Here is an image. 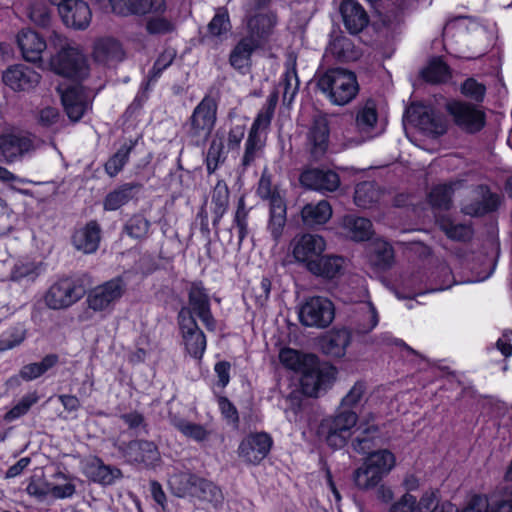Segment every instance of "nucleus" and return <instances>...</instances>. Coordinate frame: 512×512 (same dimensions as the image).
Segmentation results:
<instances>
[{"label": "nucleus", "instance_id": "1", "mask_svg": "<svg viewBox=\"0 0 512 512\" xmlns=\"http://www.w3.org/2000/svg\"><path fill=\"white\" fill-rule=\"evenodd\" d=\"M279 359L285 367L302 373V389L310 397H318L335 376V369L320 368L318 358L313 354H302L297 350L284 348L280 351Z\"/></svg>", "mask_w": 512, "mask_h": 512}, {"label": "nucleus", "instance_id": "2", "mask_svg": "<svg viewBox=\"0 0 512 512\" xmlns=\"http://www.w3.org/2000/svg\"><path fill=\"white\" fill-rule=\"evenodd\" d=\"M50 45L57 53L50 59L52 70L63 77L82 80L88 75V65L78 48L71 46L68 39L56 31L50 35Z\"/></svg>", "mask_w": 512, "mask_h": 512}, {"label": "nucleus", "instance_id": "3", "mask_svg": "<svg viewBox=\"0 0 512 512\" xmlns=\"http://www.w3.org/2000/svg\"><path fill=\"white\" fill-rule=\"evenodd\" d=\"M317 88L334 105L350 103L359 92L355 73L343 68L328 69L317 77Z\"/></svg>", "mask_w": 512, "mask_h": 512}, {"label": "nucleus", "instance_id": "4", "mask_svg": "<svg viewBox=\"0 0 512 512\" xmlns=\"http://www.w3.org/2000/svg\"><path fill=\"white\" fill-rule=\"evenodd\" d=\"M218 103L210 94H206L193 109L183 124V131L190 144L203 145L211 135L217 121Z\"/></svg>", "mask_w": 512, "mask_h": 512}, {"label": "nucleus", "instance_id": "5", "mask_svg": "<svg viewBox=\"0 0 512 512\" xmlns=\"http://www.w3.org/2000/svg\"><path fill=\"white\" fill-rule=\"evenodd\" d=\"M395 464L394 455L388 450L371 453L361 467L356 469L353 480L357 488L369 490L377 487Z\"/></svg>", "mask_w": 512, "mask_h": 512}, {"label": "nucleus", "instance_id": "6", "mask_svg": "<svg viewBox=\"0 0 512 512\" xmlns=\"http://www.w3.org/2000/svg\"><path fill=\"white\" fill-rule=\"evenodd\" d=\"M378 120L377 106L373 99H367L355 110L354 124L346 129L344 137L349 145H360L377 135Z\"/></svg>", "mask_w": 512, "mask_h": 512}, {"label": "nucleus", "instance_id": "7", "mask_svg": "<svg viewBox=\"0 0 512 512\" xmlns=\"http://www.w3.org/2000/svg\"><path fill=\"white\" fill-rule=\"evenodd\" d=\"M245 38L264 48L270 41L278 24V14L274 10H256L245 8Z\"/></svg>", "mask_w": 512, "mask_h": 512}, {"label": "nucleus", "instance_id": "8", "mask_svg": "<svg viewBox=\"0 0 512 512\" xmlns=\"http://www.w3.org/2000/svg\"><path fill=\"white\" fill-rule=\"evenodd\" d=\"M262 199L269 201V220L267 229L272 238L278 241L283 234L287 221V207L285 200L272 188L270 177L262 175L257 189Z\"/></svg>", "mask_w": 512, "mask_h": 512}, {"label": "nucleus", "instance_id": "9", "mask_svg": "<svg viewBox=\"0 0 512 512\" xmlns=\"http://www.w3.org/2000/svg\"><path fill=\"white\" fill-rule=\"evenodd\" d=\"M36 148V138L26 131L11 129L0 134V155L8 164L23 160Z\"/></svg>", "mask_w": 512, "mask_h": 512}, {"label": "nucleus", "instance_id": "10", "mask_svg": "<svg viewBox=\"0 0 512 512\" xmlns=\"http://www.w3.org/2000/svg\"><path fill=\"white\" fill-rule=\"evenodd\" d=\"M127 284L120 276L91 289L87 294L88 307L95 312H110L125 293Z\"/></svg>", "mask_w": 512, "mask_h": 512}, {"label": "nucleus", "instance_id": "11", "mask_svg": "<svg viewBox=\"0 0 512 512\" xmlns=\"http://www.w3.org/2000/svg\"><path fill=\"white\" fill-rule=\"evenodd\" d=\"M86 294L80 280L63 278L54 283L45 295V303L51 309L67 308Z\"/></svg>", "mask_w": 512, "mask_h": 512}, {"label": "nucleus", "instance_id": "12", "mask_svg": "<svg viewBox=\"0 0 512 512\" xmlns=\"http://www.w3.org/2000/svg\"><path fill=\"white\" fill-rule=\"evenodd\" d=\"M188 306L180 311L188 310L191 317L197 316L208 331L216 329V320L211 311L210 297L202 281H194L188 289Z\"/></svg>", "mask_w": 512, "mask_h": 512}, {"label": "nucleus", "instance_id": "13", "mask_svg": "<svg viewBox=\"0 0 512 512\" xmlns=\"http://www.w3.org/2000/svg\"><path fill=\"white\" fill-rule=\"evenodd\" d=\"M335 315L333 303L325 297H311L300 308V322L307 327L325 328Z\"/></svg>", "mask_w": 512, "mask_h": 512}, {"label": "nucleus", "instance_id": "14", "mask_svg": "<svg viewBox=\"0 0 512 512\" xmlns=\"http://www.w3.org/2000/svg\"><path fill=\"white\" fill-rule=\"evenodd\" d=\"M447 112L452 116L454 123L467 133H477L486 123L484 111L475 105L464 101H452L446 105Z\"/></svg>", "mask_w": 512, "mask_h": 512}, {"label": "nucleus", "instance_id": "15", "mask_svg": "<svg viewBox=\"0 0 512 512\" xmlns=\"http://www.w3.org/2000/svg\"><path fill=\"white\" fill-rule=\"evenodd\" d=\"M405 118L424 133L443 135L446 132L445 119L430 106L412 104L406 109Z\"/></svg>", "mask_w": 512, "mask_h": 512}, {"label": "nucleus", "instance_id": "16", "mask_svg": "<svg viewBox=\"0 0 512 512\" xmlns=\"http://www.w3.org/2000/svg\"><path fill=\"white\" fill-rule=\"evenodd\" d=\"M179 329L186 351L195 359H201L206 350V336L198 326L196 319L189 315L188 310L179 311Z\"/></svg>", "mask_w": 512, "mask_h": 512}, {"label": "nucleus", "instance_id": "17", "mask_svg": "<svg viewBox=\"0 0 512 512\" xmlns=\"http://www.w3.org/2000/svg\"><path fill=\"white\" fill-rule=\"evenodd\" d=\"M273 440L266 432L250 433L240 442L237 453L247 464L257 465L269 454Z\"/></svg>", "mask_w": 512, "mask_h": 512}, {"label": "nucleus", "instance_id": "18", "mask_svg": "<svg viewBox=\"0 0 512 512\" xmlns=\"http://www.w3.org/2000/svg\"><path fill=\"white\" fill-rule=\"evenodd\" d=\"M375 416L369 413L363 417L356 429L352 432L351 448L358 454H371L372 450L377 445L379 438L380 428L374 423Z\"/></svg>", "mask_w": 512, "mask_h": 512}, {"label": "nucleus", "instance_id": "19", "mask_svg": "<svg viewBox=\"0 0 512 512\" xmlns=\"http://www.w3.org/2000/svg\"><path fill=\"white\" fill-rule=\"evenodd\" d=\"M61 96L64 110L72 122L79 121L89 108V102L84 88L79 83L68 86L59 85L57 88Z\"/></svg>", "mask_w": 512, "mask_h": 512}, {"label": "nucleus", "instance_id": "20", "mask_svg": "<svg viewBox=\"0 0 512 512\" xmlns=\"http://www.w3.org/2000/svg\"><path fill=\"white\" fill-rule=\"evenodd\" d=\"M58 12L63 23L75 30H85L92 19L91 9L83 0H61Z\"/></svg>", "mask_w": 512, "mask_h": 512}, {"label": "nucleus", "instance_id": "21", "mask_svg": "<svg viewBox=\"0 0 512 512\" xmlns=\"http://www.w3.org/2000/svg\"><path fill=\"white\" fill-rule=\"evenodd\" d=\"M293 256L297 262L304 263L309 269L310 263L315 262L325 250L324 239L316 234H302L292 241Z\"/></svg>", "mask_w": 512, "mask_h": 512}, {"label": "nucleus", "instance_id": "22", "mask_svg": "<svg viewBox=\"0 0 512 512\" xmlns=\"http://www.w3.org/2000/svg\"><path fill=\"white\" fill-rule=\"evenodd\" d=\"M329 126L324 117L314 118L306 136V148L313 161H320L325 156L329 144Z\"/></svg>", "mask_w": 512, "mask_h": 512}, {"label": "nucleus", "instance_id": "23", "mask_svg": "<svg viewBox=\"0 0 512 512\" xmlns=\"http://www.w3.org/2000/svg\"><path fill=\"white\" fill-rule=\"evenodd\" d=\"M40 78L39 73L24 64L12 65L2 75L4 84L16 92L30 91L38 85Z\"/></svg>", "mask_w": 512, "mask_h": 512}, {"label": "nucleus", "instance_id": "24", "mask_svg": "<svg viewBox=\"0 0 512 512\" xmlns=\"http://www.w3.org/2000/svg\"><path fill=\"white\" fill-rule=\"evenodd\" d=\"M119 450L130 463L150 466L160 459L158 448L152 441L132 440L128 443H123Z\"/></svg>", "mask_w": 512, "mask_h": 512}, {"label": "nucleus", "instance_id": "25", "mask_svg": "<svg viewBox=\"0 0 512 512\" xmlns=\"http://www.w3.org/2000/svg\"><path fill=\"white\" fill-rule=\"evenodd\" d=\"M302 186L316 191L334 192L340 185L339 175L329 169L308 168L299 177Z\"/></svg>", "mask_w": 512, "mask_h": 512}, {"label": "nucleus", "instance_id": "26", "mask_svg": "<svg viewBox=\"0 0 512 512\" xmlns=\"http://www.w3.org/2000/svg\"><path fill=\"white\" fill-rule=\"evenodd\" d=\"M109 2L113 12L122 16L157 14L166 9L165 0H109Z\"/></svg>", "mask_w": 512, "mask_h": 512}, {"label": "nucleus", "instance_id": "27", "mask_svg": "<svg viewBox=\"0 0 512 512\" xmlns=\"http://www.w3.org/2000/svg\"><path fill=\"white\" fill-rule=\"evenodd\" d=\"M143 185L138 182L123 183L109 191L103 199L104 211H116L130 201H137Z\"/></svg>", "mask_w": 512, "mask_h": 512}, {"label": "nucleus", "instance_id": "28", "mask_svg": "<svg viewBox=\"0 0 512 512\" xmlns=\"http://www.w3.org/2000/svg\"><path fill=\"white\" fill-rule=\"evenodd\" d=\"M342 21L350 34H358L369 24V16L356 0H344L340 5Z\"/></svg>", "mask_w": 512, "mask_h": 512}, {"label": "nucleus", "instance_id": "29", "mask_svg": "<svg viewBox=\"0 0 512 512\" xmlns=\"http://www.w3.org/2000/svg\"><path fill=\"white\" fill-rule=\"evenodd\" d=\"M17 44L23 58L28 62L41 61L42 54L47 49L45 39L31 29H22L17 34Z\"/></svg>", "mask_w": 512, "mask_h": 512}, {"label": "nucleus", "instance_id": "30", "mask_svg": "<svg viewBox=\"0 0 512 512\" xmlns=\"http://www.w3.org/2000/svg\"><path fill=\"white\" fill-rule=\"evenodd\" d=\"M101 240V227L96 220L89 221L84 227L76 230L72 243L78 251L91 254L97 251Z\"/></svg>", "mask_w": 512, "mask_h": 512}, {"label": "nucleus", "instance_id": "31", "mask_svg": "<svg viewBox=\"0 0 512 512\" xmlns=\"http://www.w3.org/2000/svg\"><path fill=\"white\" fill-rule=\"evenodd\" d=\"M317 435L320 440L324 441L333 449H341L347 445L348 440L352 437L346 429H342L337 423L326 417L320 422Z\"/></svg>", "mask_w": 512, "mask_h": 512}, {"label": "nucleus", "instance_id": "32", "mask_svg": "<svg viewBox=\"0 0 512 512\" xmlns=\"http://www.w3.org/2000/svg\"><path fill=\"white\" fill-rule=\"evenodd\" d=\"M85 473L92 481L102 485H112L123 476L119 468L104 464L99 457H94L87 462Z\"/></svg>", "mask_w": 512, "mask_h": 512}, {"label": "nucleus", "instance_id": "33", "mask_svg": "<svg viewBox=\"0 0 512 512\" xmlns=\"http://www.w3.org/2000/svg\"><path fill=\"white\" fill-rule=\"evenodd\" d=\"M351 336L347 329H338L328 332L320 341V347L324 354L340 358L346 353Z\"/></svg>", "mask_w": 512, "mask_h": 512}, {"label": "nucleus", "instance_id": "34", "mask_svg": "<svg viewBox=\"0 0 512 512\" xmlns=\"http://www.w3.org/2000/svg\"><path fill=\"white\" fill-rule=\"evenodd\" d=\"M93 57L95 61L103 64L120 62L124 58V51L119 41L114 38H101L95 42Z\"/></svg>", "mask_w": 512, "mask_h": 512}, {"label": "nucleus", "instance_id": "35", "mask_svg": "<svg viewBox=\"0 0 512 512\" xmlns=\"http://www.w3.org/2000/svg\"><path fill=\"white\" fill-rule=\"evenodd\" d=\"M344 234L354 241H366L370 239L372 223L369 219L353 214L345 215L342 218Z\"/></svg>", "mask_w": 512, "mask_h": 512}, {"label": "nucleus", "instance_id": "36", "mask_svg": "<svg viewBox=\"0 0 512 512\" xmlns=\"http://www.w3.org/2000/svg\"><path fill=\"white\" fill-rule=\"evenodd\" d=\"M332 216V208L328 201L308 203L301 210V217L306 226L314 227L325 224Z\"/></svg>", "mask_w": 512, "mask_h": 512}, {"label": "nucleus", "instance_id": "37", "mask_svg": "<svg viewBox=\"0 0 512 512\" xmlns=\"http://www.w3.org/2000/svg\"><path fill=\"white\" fill-rule=\"evenodd\" d=\"M257 49L261 48L251 42L249 39L242 37L230 52V65L239 71L244 68H248L251 64L252 54Z\"/></svg>", "mask_w": 512, "mask_h": 512}, {"label": "nucleus", "instance_id": "38", "mask_svg": "<svg viewBox=\"0 0 512 512\" xmlns=\"http://www.w3.org/2000/svg\"><path fill=\"white\" fill-rule=\"evenodd\" d=\"M199 478L198 475L188 471L176 472L170 476L169 486L173 494L179 498L192 496Z\"/></svg>", "mask_w": 512, "mask_h": 512}, {"label": "nucleus", "instance_id": "39", "mask_svg": "<svg viewBox=\"0 0 512 512\" xmlns=\"http://www.w3.org/2000/svg\"><path fill=\"white\" fill-rule=\"evenodd\" d=\"M342 266V257L321 254L315 262L310 263L308 270L316 276L332 279L340 273Z\"/></svg>", "mask_w": 512, "mask_h": 512}, {"label": "nucleus", "instance_id": "40", "mask_svg": "<svg viewBox=\"0 0 512 512\" xmlns=\"http://www.w3.org/2000/svg\"><path fill=\"white\" fill-rule=\"evenodd\" d=\"M381 197L377 184L373 181H364L357 184L354 192V202L360 208H371Z\"/></svg>", "mask_w": 512, "mask_h": 512}, {"label": "nucleus", "instance_id": "41", "mask_svg": "<svg viewBox=\"0 0 512 512\" xmlns=\"http://www.w3.org/2000/svg\"><path fill=\"white\" fill-rule=\"evenodd\" d=\"M499 204V198L496 194L490 193L486 191L483 194L481 199H476L468 204H466L462 211L466 215H470L473 217H479L486 215L497 209Z\"/></svg>", "mask_w": 512, "mask_h": 512}, {"label": "nucleus", "instance_id": "42", "mask_svg": "<svg viewBox=\"0 0 512 512\" xmlns=\"http://www.w3.org/2000/svg\"><path fill=\"white\" fill-rule=\"evenodd\" d=\"M137 140H128L105 163V171L110 177H115L125 166L130 153L134 150Z\"/></svg>", "mask_w": 512, "mask_h": 512}, {"label": "nucleus", "instance_id": "43", "mask_svg": "<svg viewBox=\"0 0 512 512\" xmlns=\"http://www.w3.org/2000/svg\"><path fill=\"white\" fill-rule=\"evenodd\" d=\"M58 361V355L48 354L40 362L24 365L20 369V377L24 381L35 380L54 367Z\"/></svg>", "mask_w": 512, "mask_h": 512}, {"label": "nucleus", "instance_id": "44", "mask_svg": "<svg viewBox=\"0 0 512 512\" xmlns=\"http://www.w3.org/2000/svg\"><path fill=\"white\" fill-rule=\"evenodd\" d=\"M39 400L40 395L36 390L26 393L4 414L3 420L10 423L25 416Z\"/></svg>", "mask_w": 512, "mask_h": 512}, {"label": "nucleus", "instance_id": "45", "mask_svg": "<svg viewBox=\"0 0 512 512\" xmlns=\"http://www.w3.org/2000/svg\"><path fill=\"white\" fill-rule=\"evenodd\" d=\"M39 400L40 395L36 390L26 393L4 414L3 420L10 423L25 416Z\"/></svg>", "mask_w": 512, "mask_h": 512}, {"label": "nucleus", "instance_id": "46", "mask_svg": "<svg viewBox=\"0 0 512 512\" xmlns=\"http://www.w3.org/2000/svg\"><path fill=\"white\" fill-rule=\"evenodd\" d=\"M39 400L40 395L36 390L26 393L4 414L3 420L10 423L25 416Z\"/></svg>", "mask_w": 512, "mask_h": 512}, {"label": "nucleus", "instance_id": "47", "mask_svg": "<svg viewBox=\"0 0 512 512\" xmlns=\"http://www.w3.org/2000/svg\"><path fill=\"white\" fill-rule=\"evenodd\" d=\"M277 102L278 94L277 92H273L268 96L266 103L258 112L249 132L259 134L260 130L266 129L270 125Z\"/></svg>", "mask_w": 512, "mask_h": 512}, {"label": "nucleus", "instance_id": "48", "mask_svg": "<svg viewBox=\"0 0 512 512\" xmlns=\"http://www.w3.org/2000/svg\"><path fill=\"white\" fill-rule=\"evenodd\" d=\"M192 497H196L202 501L210 502L214 506H219L223 502V494L221 489L213 482L202 477L199 478Z\"/></svg>", "mask_w": 512, "mask_h": 512}, {"label": "nucleus", "instance_id": "49", "mask_svg": "<svg viewBox=\"0 0 512 512\" xmlns=\"http://www.w3.org/2000/svg\"><path fill=\"white\" fill-rule=\"evenodd\" d=\"M437 222L440 229L452 240L468 241L473 235V230L469 225L454 223L448 217H441Z\"/></svg>", "mask_w": 512, "mask_h": 512}, {"label": "nucleus", "instance_id": "50", "mask_svg": "<svg viewBox=\"0 0 512 512\" xmlns=\"http://www.w3.org/2000/svg\"><path fill=\"white\" fill-rule=\"evenodd\" d=\"M226 160V151L223 136L217 133L212 139L206 155V168L208 174H213L219 164Z\"/></svg>", "mask_w": 512, "mask_h": 512}, {"label": "nucleus", "instance_id": "51", "mask_svg": "<svg viewBox=\"0 0 512 512\" xmlns=\"http://www.w3.org/2000/svg\"><path fill=\"white\" fill-rule=\"evenodd\" d=\"M151 222L141 213L133 214L124 224L123 231L131 238L142 240L149 234Z\"/></svg>", "mask_w": 512, "mask_h": 512}, {"label": "nucleus", "instance_id": "52", "mask_svg": "<svg viewBox=\"0 0 512 512\" xmlns=\"http://www.w3.org/2000/svg\"><path fill=\"white\" fill-rule=\"evenodd\" d=\"M232 26L227 8L220 7L207 25L208 36L221 39L230 32Z\"/></svg>", "mask_w": 512, "mask_h": 512}, {"label": "nucleus", "instance_id": "53", "mask_svg": "<svg viewBox=\"0 0 512 512\" xmlns=\"http://www.w3.org/2000/svg\"><path fill=\"white\" fill-rule=\"evenodd\" d=\"M263 149V143L259 134L249 132L245 142L244 154L241 159V167L245 171L255 160L260 157Z\"/></svg>", "mask_w": 512, "mask_h": 512}, {"label": "nucleus", "instance_id": "54", "mask_svg": "<svg viewBox=\"0 0 512 512\" xmlns=\"http://www.w3.org/2000/svg\"><path fill=\"white\" fill-rule=\"evenodd\" d=\"M371 261L380 270L391 268L394 263L393 247L387 242H378L374 246Z\"/></svg>", "mask_w": 512, "mask_h": 512}, {"label": "nucleus", "instance_id": "55", "mask_svg": "<svg viewBox=\"0 0 512 512\" xmlns=\"http://www.w3.org/2000/svg\"><path fill=\"white\" fill-rule=\"evenodd\" d=\"M41 273V264L34 262H25L16 264L10 278L14 282H34Z\"/></svg>", "mask_w": 512, "mask_h": 512}, {"label": "nucleus", "instance_id": "56", "mask_svg": "<svg viewBox=\"0 0 512 512\" xmlns=\"http://www.w3.org/2000/svg\"><path fill=\"white\" fill-rule=\"evenodd\" d=\"M422 77L430 83L445 82L450 77L449 67L441 59H434L422 71Z\"/></svg>", "mask_w": 512, "mask_h": 512}, {"label": "nucleus", "instance_id": "57", "mask_svg": "<svg viewBox=\"0 0 512 512\" xmlns=\"http://www.w3.org/2000/svg\"><path fill=\"white\" fill-rule=\"evenodd\" d=\"M55 480H63V483L52 481L51 496L54 499L71 498L76 493V486L71 479L62 472H56L52 475Z\"/></svg>", "mask_w": 512, "mask_h": 512}, {"label": "nucleus", "instance_id": "58", "mask_svg": "<svg viewBox=\"0 0 512 512\" xmlns=\"http://www.w3.org/2000/svg\"><path fill=\"white\" fill-rule=\"evenodd\" d=\"M453 187L448 184L435 186L430 194L429 201L435 208L448 210L451 207Z\"/></svg>", "mask_w": 512, "mask_h": 512}, {"label": "nucleus", "instance_id": "59", "mask_svg": "<svg viewBox=\"0 0 512 512\" xmlns=\"http://www.w3.org/2000/svg\"><path fill=\"white\" fill-rule=\"evenodd\" d=\"M362 310V319L356 325L355 332L358 334H367L376 327L379 317L376 308L371 302L365 303Z\"/></svg>", "mask_w": 512, "mask_h": 512}, {"label": "nucleus", "instance_id": "60", "mask_svg": "<svg viewBox=\"0 0 512 512\" xmlns=\"http://www.w3.org/2000/svg\"><path fill=\"white\" fill-rule=\"evenodd\" d=\"M460 92L466 98L476 103H481L486 95V86L478 82L475 78L470 77L461 84Z\"/></svg>", "mask_w": 512, "mask_h": 512}, {"label": "nucleus", "instance_id": "61", "mask_svg": "<svg viewBox=\"0 0 512 512\" xmlns=\"http://www.w3.org/2000/svg\"><path fill=\"white\" fill-rule=\"evenodd\" d=\"M332 421L338 424L342 429H346L350 435H352L353 429L356 427L359 416L356 411L351 409H340L338 408L336 412L329 416Z\"/></svg>", "mask_w": 512, "mask_h": 512}, {"label": "nucleus", "instance_id": "62", "mask_svg": "<svg viewBox=\"0 0 512 512\" xmlns=\"http://www.w3.org/2000/svg\"><path fill=\"white\" fill-rule=\"evenodd\" d=\"M120 419L128 426L135 436L148 434V425L144 416L137 412H129L120 415Z\"/></svg>", "mask_w": 512, "mask_h": 512}, {"label": "nucleus", "instance_id": "63", "mask_svg": "<svg viewBox=\"0 0 512 512\" xmlns=\"http://www.w3.org/2000/svg\"><path fill=\"white\" fill-rule=\"evenodd\" d=\"M30 20L40 27H47L51 22V11L43 2H35L29 8Z\"/></svg>", "mask_w": 512, "mask_h": 512}, {"label": "nucleus", "instance_id": "64", "mask_svg": "<svg viewBox=\"0 0 512 512\" xmlns=\"http://www.w3.org/2000/svg\"><path fill=\"white\" fill-rule=\"evenodd\" d=\"M365 390L366 386L364 382H356L348 391V393L342 398L340 406L338 408H346L353 410V408L356 407L362 400Z\"/></svg>", "mask_w": 512, "mask_h": 512}]
</instances>
